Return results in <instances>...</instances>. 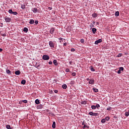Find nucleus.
<instances>
[{
	"label": "nucleus",
	"instance_id": "obj_2",
	"mask_svg": "<svg viewBox=\"0 0 129 129\" xmlns=\"http://www.w3.org/2000/svg\"><path fill=\"white\" fill-rule=\"evenodd\" d=\"M43 60H48L50 59V57L48 55L44 54L42 56Z\"/></svg>",
	"mask_w": 129,
	"mask_h": 129
},
{
	"label": "nucleus",
	"instance_id": "obj_37",
	"mask_svg": "<svg viewBox=\"0 0 129 129\" xmlns=\"http://www.w3.org/2000/svg\"><path fill=\"white\" fill-rule=\"evenodd\" d=\"M71 51L72 52H75V49H74V48H72L71 50Z\"/></svg>",
	"mask_w": 129,
	"mask_h": 129
},
{
	"label": "nucleus",
	"instance_id": "obj_26",
	"mask_svg": "<svg viewBox=\"0 0 129 129\" xmlns=\"http://www.w3.org/2000/svg\"><path fill=\"white\" fill-rule=\"evenodd\" d=\"M105 120L108 121L109 120V119H110V118L109 117V116H107L105 117Z\"/></svg>",
	"mask_w": 129,
	"mask_h": 129
},
{
	"label": "nucleus",
	"instance_id": "obj_20",
	"mask_svg": "<svg viewBox=\"0 0 129 129\" xmlns=\"http://www.w3.org/2000/svg\"><path fill=\"white\" fill-rule=\"evenodd\" d=\"M21 84H23V85H25L26 84V81L25 80H23L21 81Z\"/></svg>",
	"mask_w": 129,
	"mask_h": 129
},
{
	"label": "nucleus",
	"instance_id": "obj_1",
	"mask_svg": "<svg viewBox=\"0 0 129 129\" xmlns=\"http://www.w3.org/2000/svg\"><path fill=\"white\" fill-rule=\"evenodd\" d=\"M49 45L50 48H55V43H54L53 41H50L49 42Z\"/></svg>",
	"mask_w": 129,
	"mask_h": 129
},
{
	"label": "nucleus",
	"instance_id": "obj_51",
	"mask_svg": "<svg viewBox=\"0 0 129 129\" xmlns=\"http://www.w3.org/2000/svg\"><path fill=\"white\" fill-rule=\"evenodd\" d=\"M67 72H69V69H67Z\"/></svg>",
	"mask_w": 129,
	"mask_h": 129
},
{
	"label": "nucleus",
	"instance_id": "obj_47",
	"mask_svg": "<svg viewBox=\"0 0 129 129\" xmlns=\"http://www.w3.org/2000/svg\"><path fill=\"white\" fill-rule=\"evenodd\" d=\"M22 102H23V101H19V104H22Z\"/></svg>",
	"mask_w": 129,
	"mask_h": 129
},
{
	"label": "nucleus",
	"instance_id": "obj_5",
	"mask_svg": "<svg viewBox=\"0 0 129 129\" xmlns=\"http://www.w3.org/2000/svg\"><path fill=\"white\" fill-rule=\"evenodd\" d=\"M5 21H6V23H10L11 22V21H12V19L8 17H6Z\"/></svg>",
	"mask_w": 129,
	"mask_h": 129
},
{
	"label": "nucleus",
	"instance_id": "obj_6",
	"mask_svg": "<svg viewBox=\"0 0 129 129\" xmlns=\"http://www.w3.org/2000/svg\"><path fill=\"white\" fill-rule=\"evenodd\" d=\"M32 11L33 13H38L39 10H38V9H37V8H32Z\"/></svg>",
	"mask_w": 129,
	"mask_h": 129
},
{
	"label": "nucleus",
	"instance_id": "obj_33",
	"mask_svg": "<svg viewBox=\"0 0 129 129\" xmlns=\"http://www.w3.org/2000/svg\"><path fill=\"white\" fill-rule=\"evenodd\" d=\"M101 121L102 123H104L105 122V119H102Z\"/></svg>",
	"mask_w": 129,
	"mask_h": 129
},
{
	"label": "nucleus",
	"instance_id": "obj_19",
	"mask_svg": "<svg viewBox=\"0 0 129 129\" xmlns=\"http://www.w3.org/2000/svg\"><path fill=\"white\" fill-rule=\"evenodd\" d=\"M96 28H92V31L93 32V34H95V32H96Z\"/></svg>",
	"mask_w": 129,
	"mask_h": 129
},
{
	"label": "nucleus",
	"instance_id": "obj_48",
	"mask_svg": "<svg viewBox=\"0 0 129 129\" xmlns=\"http://www.w3.org/2000/svg\"><path fill=\"white\" fill-rule=\"evenodd\" d=\"M63 46H67V43H63Z\"/></svg>",
	"mask_w": 129,
	"mask_h": 129
},
{
	"label": "nucleus",
	"instance_id": "obj_45",
	"mask_svg": "<svg viewBox=\"0 0 129 129\" xmlns=\"http://www.w3.org/2000/svg\"><path fill=\"white\" fill-rule=\"evenodd\" d=\"M48 10L51 11V10H52V7H48Z\"/></svg>",
	"mask_w": 129,
	"mask_h": 129
},
{
	"label": "nucleus",
	"instance_id": "obj_41",
	"mask_svg": "<svg viewBox=\"0 0 129 129\" xmlns=\"http://www.w3.org/2000/svg\"><path fill=\"white\" fill-rule=\"evenodd\" d=\"M72 76H76V73H73L72 74Z\"/></svg>",
	"mask_w": 129,
	"mask_h": 129
},
{
	"label": "nucleus",
	"instance_id": "obj_9",
	"mask_svg": "<svg viewBox=\"0 0 129 129\" xmlns=\"http://www.w3.org/2000/svg\"><path fill=\"white\" fill-rule=\"evenodd\" d=\"M55 31V29L51 28L50 30V34H51L52 35H53V33H54V31Z\"/></svg>",
	"mask_w": 129,
	"mask_h": 129
},
{
	"label": "nucleus",
	"instance_id": "obj_4",
	"mask_svg": "<svg viewBox=\"0 0 129 129\" xmlns=\"http://www.w3.org/2000/svg\"><path fill=\"white\" fill-rule=\"evenodd\" d=\"M123 67H120L119 68V70H118V71H117V73L118 74H121V71H123Z\"/></svg>",
	"mask_w": 129,
	"mask_h": 129
},
{
	"label": "nucleus",
	"instance_id": "obj_34",
	"mask_svg": "<svg viewBox=\"0 0 129 129\" xmlns=\"http://www.w3.org/2000/svg\"><path fill=\"white\" fill-rule=\"evenodd\" d=\"M9 13H10V14H13V12L12 10H9Z\"/></svg>",
	"mask_w": 129,
	"mask_h": 129
},
{
	"label": "nucleus",
	"instance_id": "obj_21",
	"mask_svg": "<svg viewBox=\"0 0 129 129\" xmlns=\"http://www.w3.org/2000/svg\"><path fill=\"white\" fill-rule=\"evenodd\" d=\"M92 17L93 18H96L97 17V14L96 13H94L92 14Z\"/></svg>",
	"mask_w": 129,
	"mask_h": 129
},
{
	"label": "nucleus",
	"instance_id": "obj_49",
	"mask_svg": "<svg viewBox=\"0 0 129 129\" xmlns=\"http://www.w3.org/2000/svg\"><path fill=\"white\" fill-rule=\"evenodd\" d=\"M0 52H3V49L0 48Z\"/></svg>",
	"mask_w": 129,
	"mask_h": 129
},
{
	"label": "nucleus",
	"instance_id": "obj_29",
	"mask_svg": "<svg viewBox=\"0 0 129 129\" xmlns=\"http://www.w3.org/2000/svg\"><path fill=\"white\" fill-rule=\"evenodd\" d=\"M91 108L92 109H95L96 108V107L95 105H93L91 106Z\"/></svg>",
	"mask_w": 129,
	"mask_h": 129
},
{
	"label": "nucleus",
	"instance_id": "obj_42",
	"mask_svg": "<svg viewBox=\"0 0 129 129\" xmlns=\"http://www.w3.org/2000/svg\"><path fill=\"white\" fill-rule=\"evenodd\" d=\"M48 64H49V65H52V64H53V62L52 61H49Z\"/></svg>",
	"mask_w": 129,
	"mask_h": 129
},
{
	"label": "nucleus",
	"instance_id": "obj_50",
	"mask_svg": "<svg viewBox=\"0 0 129 129\" xmlns=\"http://www.w3.org/2000/svg\"><path fill=\"white\" fill-rule=\"evenodd\" d=\"M86 80H87V81H89V80L90 81V80L89 79V78H87Z\"/></svg>",
	"mask_w": 129,
	"mask_h": 129
},
{
	"label": "nucleus",
	"instance_id": "obj_31",
	"mask_svg": "<svg viewBox=\"0 0 129 129\" xmlns=\"http://www.w3.org/2000/svg\"><path fill=\"white\" fill-rule=\"evenodd\" d=\"M125 116H128V115H129V113H128V112H126L125 113Z\"/></svg>",
	"mask_w": 129,
	"mask_h": 129
},
{
	"label": "nucleus",
	"instance_id": "obj_40",
	"mask_svg": "<svg viewBox=\"0 0 129 129\" xmlns=\"http://www.w3.org/2000/svg\"><path fill=\"white\" fill-rule=\"evenodd\" d=\"M34 23H35V24H36V25H38V23H39V22H38V21L36 20Z\"/></svg>",
	"mask_w": 129,
	"mask_h": 129
},
{
	"label": "nucleus",
	"instance_id": "obj_35",
	"mask_svg": "<svg viewBox=\"0 0 129 129\" xmlns=\"http://www.w3.org/2000/svg\"><path fill=\"white\" fill-rule=\"evenodd\" d=\"M95 106H96V108L97 107V108L100 107V105H99V104H97Z\"/></svg>",
	"mask_w": 129,
	"mask_h": 129
},
{
	"label": "nucleus",
	"instance_id": "obj_27",
	"mask_svg": "<svg viewBox=\"0 0 129 129\" xmlns=\"http://www.w3.org/2000/svg\"><path fill=\"white\" fill-rule=\"evenodd\" d=\"M6 128L11 129V125H9V124H7V125H6Z\"/></svg>",
	"mask_w": 129,
	"mask_h": 129
},
{
	"label": "nucleus",
	"instance_id": "obj_14",
	"mask_svg": "<svg viewBox=\"0 0 129 129\" xmlns=\"http://www.w3.org/2000/svg\"><path fill=\"white\" fill-rule=\"evenodd\" d=\"M16 75H20L21 74V72L20 71H15Z\"/></svg>",
	"mask_w": 129,
	"mask_h": 129
},
{
	"label": "nucleus",
	"instance_id": "obj_18",
	"mask_svg": "<svg viewBox=\"0 0 129 129\" xmlns=\"http://www.w3.org/2000/svg\"><path fill=\"white\" fill-rule=\"evenodd\" d=\"M87 103V102L86 101H82L81 102V104H84L85 105Z\"/></svg>",
	"mask_w": 129,
	"mask_h": 129
},
{
	"label": "nucleus",
	"instance_id": "obj_15",
	"mask_svg": "<svg viewBox=\"0 0 129 129\" xmlns=\"http://www.w3.org/2000/svg\"><path fill=\"white\" fill-rule=\"evenodd\" d=\"M115 17H118L119 16V12L117 11L115 13Z\"/></svg>",
	"mask_w": 129,
	"mask_h": 129
},
{
	"label": "nucleus",
	"instance_id": "obj_52",
	"mask_svg": "<svg viewBox=\"0 0 129 129\" xmlns=\"http://www.w3.org/2000/svg\"><path fill=\"white\" fill-rule=\"evenodd\" d=\"M70 64H71V62H70Z\"/></svg>",
	"mask_w": 129,
	"mask_h": 129
},
{
	"label": "nucleus",
	"instance_id": "obj_12",
	"mask_svg": "<svg viewBox=\"0 0 129 129\" xmlns=\"http://www.w3.org/2000/svg\"><path fill=\"white\" fill-rule=\"evenodd\" d=\"M94 82V80H90V81H89V84H93Z\"/></svg>",
	"mask_w": 129,
	"mask_h": 129
},
{
	"label": "nucleus",
	"instance_id": "obj_7",
	"mask_svg": "<svg viewBox=\"0 0 129 129\" xmlns=\"http://www.w3.org/2000/svg\"><path fill=\"white\" fill-rule=\"evenodd\" d=\"M101 42H102V39H99L95 42V45H97L98 44H99V43H101Z\"/></svg>",
	"mask_w": 129,
	"mask_h": 129
},
{
	"label": "nucleus",
	"instance_id": "obj_44",
	"mask_svg": "<svg viewBox=\"0 0 129 129\" xmlns=\"http://www.w3.org/2000/svg\"><path fill=\"white\" fill-rule=\"evenodd\" d=\"M54 93H58V90H54Z\"/></svg>",
	"mask_w": 129,
	"mask_h": 129
},
{
	"label": "nucleus",
	"instance_id": "obj_3",
	"mask_svg": "<svg viewBox=\"0 0 129 129\" xmlns=\"http://www.w3.org/2000/svg\"><path fill=\"white\" fill-rule=\"evenodd\" d=\"M89 115H92V116H97L98 115V113H93V112H90L89 113Z\"/></svg>",
	"mask_w": 129,
	"mask_h": 129
},
{
	"label": "nucleus",
	"instance_id": "obj_23",
	"mask_svg": "<svg viewBox=\"0 0 129 129\" xmlns=\"http://www.w3.org/2000/svg\"><path fill=\"white\" fill-rule=\"evenodd\" d=\"M93 91H94V92H98V89H97L93 88Z\"/></svg>",
	"mask_w": 129,
	"mask_h": 129
},
{
	"label": "nucleus",
	"instance_id": "obj_24",
	"mask_svg": "<svg viewBox=\"0 0 129 129\" xmlns=\"http://www.w3.org/2000/svg\"><path fill=\"white\" fill-rule=\"evenodd\" d=\"M35 103H36V104H39L40 103V101H39V100H38V99H36L35 100Z\"/></svg>",
	"mask_w": 129,
	"mask_h": 129
},
{
	"label": "nucleus",
	"instance_id": "obj_16",
	"mask_svg": "<svg viewBox=\"0 0 129 129\" xmlns=\"http://www.w3.org/2000/svg\"><path fill=\"white\" fill-rule=\"evenodd\" d=\"M90 70L91 71H92L93 72H94V71H95V70L94 69V68H93V67H92V66H91L90 67Z\"/></svg>",
	"mask_w": 129,
	"mask_h": 129
},
{
	"label": "nucleus",
	"instance_id": "obj_8",
	"mask_svg": "<svg viewBox=\"0 0 129 129\" xmlns=\"http://www.w3.org/2000/svg\"><path fill=\"white\" fill-rule=\"evenodd\" d=\"M6 73H7L8 75H12V72L10 70H6Z\"/></svg>",
	"mask_w": 129,
	"mask_h": 129
},
{
	"label": "nucleus",
	"instance_id": "obj_46",
	"mask_svg": "<svg viewBox=\"0 0 129 129\" xmlns=\"http://www.w3.org/2000/svg\"><path fill=\"white\" fill-rule=\"evenodd\" d=\"M58 39L59 40V41H62V40H63V38L60 37V38H58Z\"/></svg>",
	"mask_w": 129,
	"mask_h": 129
},
{
	"label": "nucleus",
	"instance_id": "obj_39",
	"mask_svg": "<svg viewBox=\"0 0 129 129\" xmlns=\"http://www.w3.org/2000/svg\"><path fill=\"white\" fill-rule=\"evenodd\" d=\"M111 109V107H109L107 108V110H110Z\"/></svg>",
	"mask_w": 129,
	"mask_h": 129
},
{
	"label": "nucleus",
	"instance_id": "obj_13",
	"mask_svg": "<svg viewBox=\"0 0 129 129\" xmlns=\"http://www.w3.org/2000/svg\"><path fill=\"white\" fill-rule=\"evenodd\" d=\"M29 31V29H28V28L25 27L23 29V32H25V33H28V31Z\"/></svg>",
	"mask_w": 129,
	"mask_h": 129
},
{
	"label": "nucleus",
	"instance_id": "obj_38",
	"mask_svg": "<svg viewBox=\"0 0 129 129\" xmlns=\"http://www.w3.org/2000/svg\"><path fill=\"white\" fill-rule=\"evenodd\" d=\"M1 36H2L3 37H6V36H7V35L6 34H2Z\"/></svg>",
	"mask_w": 129,
	"mask_h": 129
},
{
	"label": "nucleus",
	"instance_id": "obj_17",
	"mask_svg": "<svg viewBox=\"0 0 129 129\" xmlns=\"http://www.w3.org/2000/svg\"><path fill=\"white\" fill-rule=\"evenodd\" d=\"M62 87L63 89H66V88H67V85L63 84V85H62Z\"/></svg>",
	"mask_w": 129,
	"mask_h": 129
},
{
	"label": "nucleus",
	"instance_id": "obj_36",
	"mask_svg": "<svg viewBox=\"0 0 129 129\" xmlns=\"http://www.w3.org/2000/svg\"><path fill=\"white\" fill-rule=\"evenodd\" d=\"M13 15H18V13L17 12H13L12 13Z\"/></svg>",
	"mask_w": 129,
	"mask_h": 129
},
{
	"label": "nucleus",
	"instance_id": "obj_43",
	"mask_svg": "<svg viewBox=\"0 0 129 129\" xmlns=\"http://www.w3.org/2000/svg\"><path fill=\"white\" fill-rule=\"evenodd\" d=\"M117 57H121V53H119L117 55Z\"/></svg>",
	"mask_w": 129,
	"mask_h": 129
},
{
	"label": "nucleus",
	"instance_id": "obj_11",
	"mask_svg": "<svg viewBox=\"0 0 129 129\" xmlns=\"http://www.w3.org/2000/svg\"><path fill=\"white\" fill-rule=\"evenodd\" d=\"M52 126V128H55V127H56V122H55V121L53 122Z\"/></svg>",
	"mask_w": 129,
	"mask_h": 129
},
{
	"label": "nucleus",
	"instance_id": "obj_25",
	"mask_svg": "<svg viewBox=\"0 0 129 129\" xmlns=\"http://www.w3.org/2000/svg\"><path fill=\"white\" fill-rule=\"evenodd\" d=\"M84 128H85L87 127V128H89V126H87L86 124H84L83 126Z\"/></svg>",
	"mask_w": 129,
	"mask_h": 129
},
{
	"label": "nucleus",
	"instance_id": "obj_22",
	"mask_svg": "<svg viewBox=\"0 0 129 129\" xmlns=\"http://www.w3.org/2000/svg\"><path fill=\"white\" fill-rule=\"evenodd\" d=\"M35 23V21H34V20L32 19L30 21L29 23L32 24H34Z\"/></svg>",
	"mask_w": 129,
	"mask_h": 129
},
{
	"label": "nucleus",
	"instance_id": "obj_30",
	"mask_svg": "<svg viewBox=\"0 0 129 129\" xmlns=\"http://www.w3.org/2000/svg\"><path fill=\"white\" fill-rule=\"evenodd\" d=\"M25 8H26V6L25 5L21 6V9H23V10L25 9Z\"/></svg>",
	"mask_w": 129,
	"mask_h": 129
},
{
	"label": "nucleus",
	"instance_id": "obj_28",
	"mask_svg": "<svg viewBox=\"0 0 129 129\" xmlns=\"http://www.w3.org/2000/svg\"><path fill=\"white\" fill-rule=\"evenodd\" d=\"M22 102H24V103H28V100H22Z\"/></svg>",
	"mask_w": 129,
	"mask_h": 129
},
{
	"label": "nucleus",
	"instance_id": "obj_32",
	"mask_svg": "<svg viewBox=\"0 0 129 129\" xmlns=\"http://www.w3.org/2000/svg\"><path fill=\"white\" fill-rule=\"evenodd\" d=\"M80 42L82 43V44H83V43H84V40L83 39H81L80 40Z\"/></svg>",
	"mask_w": 129,
	"mask_h": 129
},
{
	"label": "nucleus",
	"instance_id": "obj_10",
	"mask_svg": "<svg viewBox=\"0 0 129 129\" xmlns=\"http://www.w3.org/2000/svg\"><path fill=\"white\" fill-rule=\"evenodd\" d=\"M53 63L55 66H57V65H58V62H57V60L56 59L53 60Z\"/></svg>",
	"mask_w": 129,
	"mask_h": 129
}]
</instances>
